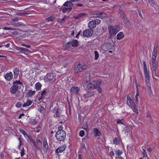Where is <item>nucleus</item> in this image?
<instances>
[{"mask_svg": "<svg viewBox=\"0 0 159 159\" xmlns=\"http://www.w3.org/2000/svg\"><path fill=\"white\" fill-rule=\"evenodd\" d=\"M101 81H97L94 82V84L89 83L86 85L87 88L89 89H96L99 93L102 92V89L100 87L101 84Z\"/></svg>", "mask_w": 159, "mask_h": 159, "instance_id": "f257e3e1", "label": "nucleus"}, {"mask_svg": "<svg viewBox=\"0 0 159 159\" xmlns=\"http://www.w3.org/2000/svg\"><path fill=\"white\" fill-rule=\"evenodd\" d=\"M108 30L109 33L108 37L110 39L114 37L118 31V27L116 25L113 26L112 25H109L108 26Z\"/></svg>", "mask_w": 159, "mask_h": 159, "instance_id": "f03ea898", "label": "nucleus"}, {"mask_svg": "<svg viewBox=\"0 0 159 159\" xmlns=\"http://www.w3.org/2000/svg\"><path fill=\"white\" fill-rule=\"evenodd\" d=\"M66 135V132L64 130L61 129L58 130L55 136L58 141H63L65 139Z\"/></svg>", "mask_w": 159, "mask_h": 159, "instance_id": "7ed1b4c3", "label": "nucleus"}, {"mask_svg": "<svg viewBox=\"0 0 159 159\" xmlns=\"http://www.w3.org/2000/svg\"><path fill=\"white\" fill-rule=\"evenodd\" d=\"M127 104L132 108L133 111L138 113V111L136 107V105L129 96H127Z\"/></svg>", "mask_w": 159, "mask_h": 159, "instance_id": "20e7f679", "label": "nucleus"}, {"mask_svg": "<svg viewBox=\"0 0 159 159\" xmlns=\"http://www.w3.org/2000/svg\"><path fill=\"white\" fill-rule=\"evenodd\" d=\"M86 65L84 64L83 65L79 64L75 68V73H78L82 70L85 69L87 68Z\"/></svg>", "mask_w": 159, "mask_h": 159, "instance_id": "39448f33", "label": "nucleus"}, {"mask_svg": "<svg viewBox=\"0 0 159 159\" xmlns=\"http://www.w3.org/2000/svg\"><path fill=\"white\" fill-rule=\"evenodd\" d=\"M93 29L86 30L83 32V35L85 37H90L93 34Z\"/></svg>", "mask_w": 159, "mask_h": 159, "instance_id": "423d86ee", "label": "nucleus"}, {"mask_svg": "<svg viewBox=\"0 0 159 159\" xmlns=\"http://www.w3.org/2000/svg\"><path fill=\"white\" fill-rule=\"evenodd\" d=\"M80 90V89L79 87L73 86L70 90V93L71 95H76L78 94Z\"/></svg>", "mask_w": 159, "mask_h": 159, "instance_id": "0eeeda50", "label": "nucleus"}, {"mask_svg": "<svg viewBox=\"0 0 159 159\" xmlns=\"http://www.w3.org/2000/svg\"><path fill=\"white\" fill-rule=\"evenodd\" d=\"M49 91V89H45L42 91L41 93V96L38 98V100L39 101L41 100L43 101V99H44L45 96L47 95V93Z\"/></svg>", "mask_w": 159, "mask_h": 159, "instance_id": "6e6552de", "label": "nucleus"}, {"mask_svg": "<svg viewBox=\"0 0 159 159\" xmlns=\"http://www.w3.org/2000/svg\"><path fill=\"white\" fill-rule=\"evenodd\" d=\"M146 79V82L147 86L149 92L151 91V84L150 82V77L149 75L145 76Z\"/></svg>", "mask_w": 159, "mask_h": 159, "instance_id": "1a4fd4ad", "label": "nucleus"}, {"mask_svg": "<svg viewBox=\"0 0 159 159\" xmlns=\"http://www.w3.org/2000/svg\"><path fill=\"white\" fill-rule=\"evenodd\" d=\"M48 149V145L47 141L46 139H44L43 141V150L44 154L47 153Z\"/></svg>", "mask_w": 159, "mask_h": 159, "instance_id": "9d476101", "label": "nucleus"}, {"mask_svg": "<svg viewBox=\"0 0 159 159\" xmlns=\"http://www.w3.org/2000/svg\"><path fill=\"white\" fill-rule=\"evenodd\" d=\"M56 76L52 73L48 74L45 76V78L50 81H54L55 80Z\"/></svg>", "mask_w": 159, "mask_h": 159, "instance_id": "9b49d317", "label": "nucleus"}, {"mask_svg": "<svg viewBox=\"0 0 159 159\" xmlns=\"http://www.w3.org/2000/svg\"><path fill=\"white\" fill-rule=\"evenodd\" d=\"M18 86L17 84H13V85L10 88V91L12 93L15 94L18 91Z\"/></svg>", "mask_w": 159, "mask_h": 159, "instance_id": "f8f14e48", "label": "nucleus"}, {"mask_svg": "<svg viewBox=\"0 0 159 159\" xmlns=\"http://www.w3.org/2000/svg\"><path fill=\"white\" fill-rule=\"evenodd\" d=\"M90 81V74L89 72H87L84 76L83 82L84 84H87Z\"/></svg>", "mask_w": 159, "mask_h": 159, "instance_id": "ddd939ff", "label": "nucleus"}, {"mask_svg": "<svg viewBox=\"0 0 159 159\" xmlns=\"http://www.w3.org/2000/svg\"><path fill=\"white\" fill-rule=\"evenodd\" d=\"M66 148V146L65 145H64L61 146H59L56 149L55 151L56 153H59L63 152L65 150Z\"/></svg>", "mask_w": 159, "mask_h": 159, "instance_id": "4468645a", "label": "nucleus"}, {"mask_svg": "<svg viewBox=\"0 0 159 159\" xmlns=\"http://www.w3.org/2000/svg\"><path fill=\"white\" fill-rule=\"evenodd\" d=\"M94 93L92 91H87L84 94V97L85 98H88L94 95Z\"/></svg>", "mask_w": 159, "mask_h": 159, "instance_id": "2eb2a0df", "label": "nucleus"}, {"mask_svg": "<svg viewBox=\"0 0 159 159\" xmlns=\"http://www.w3.org/2000/svg\"><path fill=\"white\" fill-rule=\"evenodd\" d=\"M5 79L7 80H11L13 78V74L11 72L7 73L4 76Z\"/></svg>", "mask_w": 159, "mask_h": 159, "instance_id": "dca6fc26", "label": "nucleus"}, {"mask_svg": "<svg viewBox=\"0 0 159 159\" xmlns=\"http://www.w3.org/2000/svg\"><path fill=\"white\" fill-rule=\"evenodd\" d=\"M106 16L105 13L103 12H98L96 14V17H99L102 19H103Z\"/></svg>", "mask_w": 159, "mask_h": 159, "instance_id": "f3484780", "label": "nucleus"}, {"mask_svg": "<svg viewBox=\"0 0 159 159\" xmlns=\"http://www.w3.org/2000/svg\"><path fill=\"white\" fill-rule=\"evenodd\" d=\"M19 70L18 68H15L13 70L14 79L17 78L19 74Z\"/></svg>", "mask_w": 159, "mask_h": 159, "instance_id": "a211bd4d", "label": "nucleus"}, {"mask_svg": "<svg viewBox=\"0 0 159 159\" xmlns=\"http://www.w3.org/2000/svg\"><path fill=\"white\" fill-rule=\"evenodd\" d=\"M96 25L95 24L94 21V20L90 21L88 24L89 27L90 29H92L96 27Z\"/></svg>", "mask_w": 159, "mask_h": 159, "instance_id": "6ab92c4d", "label": "nucleus"}, {"mask_svg": "<svg viewBox=\"0 0 159 159\" xmlns=\"http://www.w3.org/2000/svg\"><path fill=\"white\" fill-rule=\"evenodd\" d=\"M124 34L123 32H119L117 35L116 39L118 40H120L124 38Z\"/></svg>", "mask_w": 159, "mask_h": 159, "instance_id": "aec40b11", "label": "nucleus"}, {"mask_svg": "<svg viewBox=\"0 0 159 159\" xmlns=\"http://www.w3.org/2000/svg\"><path fill=\"white\" fill-rule=\"evenodd\" d=\"M93 132L94 135L96 137L100 136L102 134L101 133L97 128H95L93 129Z\"/></svg>", "mask_w": 159, "mask_h": 159, "instance_id": "412c9836", "label": "nucleus"}, {"mask_svg": "<svg viewBox=\"0 0 159 159\" xmlns=\"http://www.w3.org/2000/svg\"><path fill=\"white\" fill-rule=\"evenodd\" d=\"M33 100L28 99L26 102H25L23 105V107H25L30 105L32 103Z\"/></svg>", "mask_w": 159, "mask_h": 159, "instance_id": "4be33fe9", "label": "nucleus"}, {"mask_svg": "<svg viewBox=\"0 0 159 159\" xmlns=\"http://www.w3.org/2000/svg\"><path fill=\"white\" fill-rule=\"evenodd\" d=\"M152 63V68L153 70L154 71V73L155 75H156V71L157 70V62H153Z\"/></svg>", "mask_w": 159, "mask_h": 159, "instance_id": "5701e85b", "label": "nucleus"}, {"mask_svg": "<svg viewBox=\"0 0 159 159\" xmlns=\"http://www.w3.org/2000/svg\"><path fill=\"white\" fill-rule=\"evenodd\" d=\"M74 4L70 1H67L63 5V6L65 7H70L71 6H72Z\"/></svg>", "mask_w": 159, "mask_h": 159, "instance_id": "b1692460", "label": "nucleus"}, {"mask_svg": "<svg viewBox=\"0 0 159 159\" xmlns=\"http://www.w3.org/2000/svg\"><path fill=\"white\" fill-rule=\"evenodd\" d=\"M42 85L40 82H38L35 84V88L37 90H40L41 89Z\"/></svg>", "mask_w": 159, "mask_h": 159, "instance_id": "393cba45", "label": "nucleus"}, {"mask_svg": "<svg viewBox=\"0 0 159 159\" xmlns=\"http://www.w3.org/2000/svg\"><path fill=\"white\" fill-rule=\"evenodd\" d=\"M71 44L73 47H76L78 45V41L77 40L75 39L70 41Z\"/></svg>", "mask_w": 159, "mask_h": 159, "instance_id": "a878e982", "label": "nucleus"}, {"mask_svg": "<svg viewBox=\"0 0 159 159\" xmlns=\"http://www.w3.org/2000/svg\"><path fill=\"white\" fill-rule=\"evenodd\" d=\"M72 9V7H65L62 9V11L63 13H65L66 12H70L71 11Z\"/></svg>", "mask_w": 159, "mask_h": 159, "instance_id": "bb28decb", "label": "nucleus"}, {"mask_svg": "<svg viewBox=\"0 0 159 159\" xmlns=\"http://www.w3.org/2000/svg\"><path fill=\"white\" fill-rule=\"evenodd\" d=\"M119 13L120 15L121 16L122 19H125V17L126 16L124 14L123 11L122 9H119Z\"/></svg>", "mask_w": 159, "mask_h": 159, "instance_id": "cd10ccee", "label": "nucleus"}, {"mask_svg": "<svg viewBox=\"0 0 159 159\" xmlns=\"http://www.w3.org/2000/svg\"><path fill=\"white\" fill-rule=\"evenodd\" d=\"M30 51L27 48H21L20 52L24 53H28L30 52Z\"/></svg>", "mask_w": 159, "mask_h": 159, "instance_id": "c85d7f7f", "label": "nucleus"}, {"mask_svg": "<svg viewBox=\"0 0 159 159\" xmlns=\"http://www.w3.org/2000/svg\"><path fill=\"white\" fill-rule=\"evenodd\" d=\"M35 92H36L35 91L29 90L27 92V95L28 96L31 97L34 95L35 93Z\"/></svg>", "mask_w": 159, "mask_h": 159, "instance_id": "c756f323", "label": "nucleus"}, {"mask_svg": "<svg viewBox=\"0 0 159 159\" xmlns=\"http://www.w3.org/2000/svg\"><path fill=\"white\" fill-rule=\"evenodd\" d=\"M120 140L119 138L116 137L113 140V143L115 144H118L120 143Z\"/></svg>", "mask_w": 159, "mask_h": 159, "instance_id": "7c9ffc66", "label": "nucleus"}, {"mask_svg": "<svg viewBox=\"0 0 159 159\" xmlns=\"http://www.w3.org/2000/svg\"><path fill=\"white\" fill-rule=\"evenodd\" d=\"M37 122L34 119H31L30 121V123L31 125H34L37 123Z\"/></svg>", "mask_w": 159, "mask_h": 159, "instance_id": "2f4dec72", "label": "nucleus"}, {"mask_svg": "<svg viewBox=\"0 0 159 159\" xmlns=\"http://www.w3.org/2000/svg\"><path fill=\"white\" fill-rule=\"evenodd\" d=\"M38 110L40 112L42 113H44L45 111V109L42 106H41V107L39 108Z\"/></svg>", "mask_w": 159, "mask_h": 159, "instance_id": "473e14b6", "label": "nucleus"}, {"mask_svg": "<svg viewBox=\"0 0 159 159\" xmlns=\"http://www.w3.org/2000/svg\"><path fill=\"white\" fill-rule=\"evenodd\" d=\"M88 126L87 125V122L85 121L83 123V128L84 129L86 130L87 129H88Z\"/></svg>", "mask_w": 159, "mask_h": 159, "instance_id": "72a5a7b5", "label": "nucleus"}, {"mask_svg": "<svg viewBox=\"0 0 159 159\" xmlns=\"http://www.w3.org/2000/svg\"><path fill=\"white\" fill-rule=\"evenodd\" d=\"M32 143L33 144L36 150H40L41 151V149L36 144V142L35 141H34Z\"/></svg>", "mask_w": 159, "mask_h": 159, "instance_id": "f704fd0d", "label": "nucleus"}, {"mask_svg": "<svg viewBox=\"0 0 159 159\" xmlns=\"http://www.w3.org/2000/svg\"><path fill=\"white\" fill-rule=\"evenodd\" d=\"M20 84L21 85H23V84L22 82H21L20 80H16V81H14L13 83V84Z\"/></svg>", "mask_w": 159, "mask_h": 159, "instance_id": "c9c22d12", "label": "nucleus"}, {"mask_svg": "<svg viewBox=\"0 0 159 159\" xmlns=\"http://www.w3.org/2000/svg\"><path fill=\"white\" fill-rule=\"evenodd\" d=\"M94 54L95 55V60H97L99 57V54L98 52L96 51H94Z\"/></svg>", "mask_w": 159, "mask_h": 159, "instance_id": "e433bc0d", "label": "nucleus"}, {"mask_svg": "<svg viewBox=\"0 0 159 159\" xmlns=\"http://www.w3.org/2000/svg\"><path fill=\"white\" fill-rule=\"evenodd\" d=\"M122 153V151L120 150L116 151V154L117 155V156H120V155H121Z\"/></svg>", "mask_w": 159, "mask_h": 159, "instance_id": "4c0bfd02", "label": "nucleus"}, {"mask_svg": "<svg viewBox=\"0 0 159 159\" xmlns=\"http://www.w3.org/2000/svg\"><path fill=\"white\" fill-rule=\"evenodd\" d=\"M56 116V117H59L61 116V114L59 111V109H57L56 110V113H55Z\"/></svg>", "mask_w": 159, "mask_h": 159, "instance_id": "58836bf2", "label": "nucleus"}, {"mask_svg": "<svg viewBox=\"0 0 159 159\" xmlns=\"http://www.w3.org/2000/svg\"><path fill=\"white\" fill-rule=\"evenodd\" d=\"M152 6L157 11H159V7L157 5V4L155 3Z\"/></svg>", "mask_w": 159, "mask_h": 159, "instance_id": "ea45409f", "label": "nucleus"}, {"mask_svg": "<svg viewBox=\"0 0 159 159\" xmlns=\"http://www.w3.org/2000/svg\"><path fill=\"white\" fill-rule=\"evenodd\" d=\"M68 17H67V16L64 17L62 19H60L59 20V22L60 23H64L65 22V21H64L66 19H67Z\"/></svg>", "mask_w": 159, "mask_h": 159, "instance_id": "a19ab883", "label": "nucleus"}, {"mask_svg": "<svg viewBox=\"0 0 159 159\" xmlns=\"http://www.w3.org/2000/svg\"><path fill=\"white\" fill-rule=\"evenodd\" d=\"M54 18L52 16L46 18V19L48 21H52Z\"/></svg>", "mask_w": 159, "mask_h": 159, "instance_id": "79ce46f5", "label": "nucleus"}, {"mask_svg": "<svg viewBox=\"0 0 159 159\" xmlns=\"http://www.w3.org/2000/svg\"><path fill=\"white\" fill-rule=\"evenodd\" d=\"M22 105V104L20 102H18L16 103V106L17 108H20L21 107Z\"/></svg>", "mask_w": 159, "mask_h": 159, "instance_id": "37998d69", "label": "nucleus"}, {"mask_svg": "<svg viewBox=\"0 0 159 159\" xmlns=\"http://www.w3.org/2000/svg\"><path fill=\"white\" fill-rule=\"evenodd\" d=\"M144 71L145 76L149 75V70H147V69H144Z\"/></svg>", "mask_w": 159, "mask_h": 159, "instance_id": "c03bdc74", "label": "nucleus"}, {"mask_svg": "<svg viewBox=\"0 0 159 159\" xmlns=\"http://www.w3.org/2000/svg\"><path fill=\"white\" fill-rule=\"evenodd\" d=\"M3 29L5 30H15V29L12 28H9L8 27H4Z\"/></svg>", "mask_w": 159, "mask_h": 159, "instance_id": "a18cd8bd", "label": "nucleus"}, {"mask_svg": "<svg viewBox=\"0 0 159 159\" xmlns=\"http://www.w3.org/2000/svg\"><path fill=\"white\" fill-rule=\"evenodd\" d=\"M26 137L29 139L30 140L33 142L34 140L31 137V136L30 135H28L26 136Z\"/></svg>", "mask_w": 159, "mask_h": 159, "instance_id": "49530a36", "label": "nucleus"}, {"mask_svg": "<svg viewBox=\"0 0 159 159\" xmlns=\"http://www.w3.org/2000/svg\"><path fill=\"white\" fill-rule=\"evenodd\" d=\"M94 21L95 24L96 25L99 24L101 22L100 20L99 19H96L95 20H94Z\"/></svg>", "mask_w": 159, "mask_h": 159, "instance_id": "de8ad7c7", "label": "nucleus"}, {"mask_svg": "<svg viewBox=\"0 0 159 159\" xmlns=\"http://www.w3.org/2000/svg\"><path fill=\"white\" fill-rule=\"evenodd\" d=\"M84 135V132L83 130H81L79 132V135L81 137L83 136Z\"/></svg>", "mask_w": 159, "mask_h": 159, "instance_id": "09e8293b", "label": "nucleus"}, {"mask_svg": "<svg viewBox=\"0 0 159 159\" xmlns=\"http://www.w3.org/2000/svg\"><path fill=\"white\" fill-rule=\"evenodd\" d=\"M150 4L152 6L155 4V1L154 0H148Z\"/></svg>", "mask_w": 159, "mask_h": 159, "instance_id": "8fccbe9b", "label": "nucleus"}, {"mask_svg": "<svg viewBox=\"0 0 159 159\" xmlns=\"http://www.w3.org/2000/svg\"><path fill=\"white\" fill-rule=\"evenodd\" d=\"M143 69H147V65L146 64V63L145 61H143Z\"/></svg>", "mask_w": 159, "mask_h": 159, "instance_id": "3c124183", "label": "nucleus"}, {"mask_svg": "<svg viewBox=\"0 0 159 159\" xmlns=\"http://www.w3.org/2000/svg\"><path fill=\"white\" fill-rule=\"evenodd\" d=\"M36 142L39 145H41L42 144V142L39 139H37L36 140Z\"/></svg>", "mask_w": 159, "mask_h": 159, "instance_id": "603ef678", "label": "nucleus"}, {"mask_svg": "<svg viewBox=\"0 0 159 159\" xmlns=\"http://www.w3.org/2000/svg\"><path fill=\"white\" fill-rule=\"evenodd\" d=\"M15 93L16 94L15 95L16 97H19L20 95V92L19 91H17V92Z\"/></svg>", "mask_w": 159, "mask_h": 159, "instance_id": "864d4df0", "label": "nucleus"}, {"mask_svg": "<svg viewBox=\"0 0 159 159\" xmlns=\"http://www.w3.org/2000/svg\"><path fill=\"white\" fill-rule=\"evenodd\" d=\"M21 45L27 48H30L31 47V46L29 45H27L25 43H22L21 44Z\"/></svg>", "mask_w": 159, "mask_h": 159, "instance_id": "5fc2aeb1", "label": "nucleus"}, {"mask_svg": "<svg viewBox=\"0 0 159 159\" xmlns=\"http://www.w3.org/2000/svg\"><path fill=\"white\" fill-rule=\"evenodd\" d=\"M71 44L70 41L66 43L65 44V47L66 48H67L69 47L70 45Z\"/></svg>", "mask_w": 159, "mask_h": 159, "instance_id": "6e6d98bb", "label": "nucleus"}, {"mask_svg": "<svg viewBox=\"0 0 159 159\" xmlns=\"http://www.w3.org/2000/svg\"><path fill=\"white\" fill-rule=\"evenodd\" d=\"M138 12L139 14V16H140V17L142 19H143V16L142 15V13H141V11L139 10H138Z\"/></svg>", "mask_w": 159, "mask_h": 159, "instance_id": "4d7b16f0", "label": "nucleus"}, {"mask_svg": "<svg viewBox=\"0 0 159 159\" xmlns=\"http://www.w3.org/2000/svg\"><path fill=\"white\" fill-rule=\"evenodd\" d=\"M19 130L20 132L23 134V135L25 134V133L26 132L24 129H20Z\"/></svg>", "mask_w": 159, "mask_h": 159, "instance_id": "13d9d810", "label": "nucleus"}, {"mask_svg": "<svg viewBox=\"0 0 159 159\" xmlns=\"http://www.w3.org/2000/svg\"><path fill=\"white\" fill-rule=\"evenodd\" d=\"M143 154L144 156L145 157H147V152L146 151L144 150V149H143Z\"/></svg>", "mask_w": 159, "mask_h": 159, "instance_id": "bf43d9fd", "label": "nucleus"}, {"mask_svg": "<svg viewBox=\"0 0 159 159\" xmlns=\"http://www.w3.org/2000/svg\"><path fill=\"white\" fill-rule=\"evenodd\" d=\"M156 57H152V62H154V61L157 62V61L156 60Z\"/></svg>", "mask_w": 159, "mask_h": 159, "instance_id": "052dcab7", "label": "nucleus"}, {"mask_svg": "<svg viewBox=\"0 0 159 159\" xmlns=\"http://www.w3.org/2000/svg\"><path fill=\"white\" fill-rule=\"evenodd\" d=\"M24 148H23L21 152V157L23 156L24 155Z\"/></svg>", "mask_w": 159, "mask_h": 159, "instance_id": "680f3d73", "label": "nucleus"}, {"mask_svg": "<svg viewBox=\"0 0 159 159\" xmlns=\"http://www.w3.org/2000/svg\"><path fill=\"white\" fill-rule=\"evenodd\" d=\"M40 26L41 28H43L44 27H45L46 26V25L44 23L40 24Z\"/></svg>", "mask_w": 159, "mask_h": 159, "instance_id": "e2e57ef3", "label": "nucleus"}, {"mask_svg": "<svg viewBox=\"0 0 159 159\" xmlns=\"http://www.w3.org/2000/svg\"><path fill=\"white\" fill-rule=\"evenodd\" d=\"M158 43H156L155 44V45H154V49H157V48H158Z\"/></svg>", "mask_w": 159, "mask_h": 159, "instance_id": "0e129e2a", "label": "nucleus"}, {"mask_svg": "<svg viewBox=\"0 0 159 159\" xmlns=\"http://www.w3.org/2000/svg\"><path fill=\"white\" fill-rule=\"evenodd\" d=\"M135 101L137 104L139 102V99L138 98V97H135Z\"/></svg>", "mask_w": 159, "mask_h": 159, "instance_id": "69168bd1", "label": "nucleus"}, {"mask_svg": "<svg viewBox=\"0 0 159 159\" xmlns=\"http://www.w3.org/2000/svg\"><path fill=\"white\" fill-rule=\"evenodd\" d=\"M110 154L111 155L113 156H114V155H115L114 153V152L112 151H110Z\"/></svg>", "mask_w": 159, "mask_h": 159, "instance_id": "338daca9", "label": "nucleus"}, {"mask_svg": "<svg viewBox=\"0 0 159 159\" xmlns=\"http://www.w3.org/2000/svg\"><path fill=\"white\" fill-rule=\"evenodd\" d=\"M116 159H124L121 156H117L116 157Z\"/></svg>", "mask_w": 159, "mask_h": 159, "instance_id": "774afa93", "label": "nucleus"}]
</instances>
